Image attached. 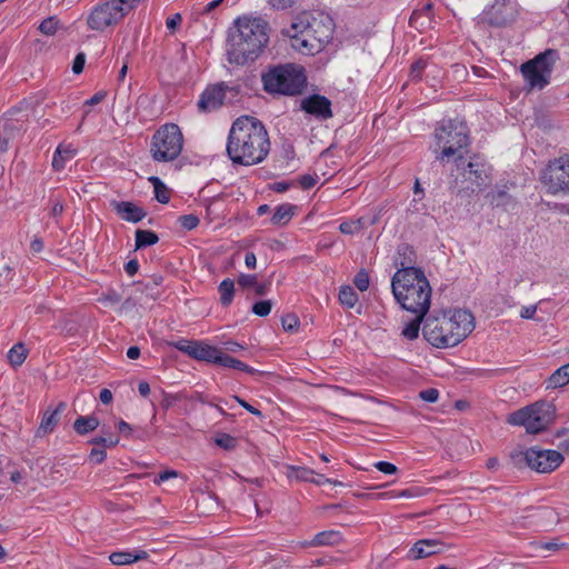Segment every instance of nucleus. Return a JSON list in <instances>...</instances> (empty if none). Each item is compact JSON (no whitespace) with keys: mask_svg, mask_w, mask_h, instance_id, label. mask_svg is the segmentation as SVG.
<instances>
[{"mask_svg":"<svg viewBox=\"0 0 569 569\" xmlns=\"http://www.w3.org/2000/svg\"><path fill=\"white\" fill-rule=\"evenodd\" d=\"M59 28L60 22L56 17H49L44 19L39 26L40 32H42L46 36H53Z\"/></svg>","mask_w":569,"mask_h":569,"instance_id":"obj_37","label":"nucleus"},{"mask_svg":"<svg viewBox=\"0 0 569 569\" xmlns=\"http://www.w3.org/2000/svg\"><path fill=\"white\" fill-rule=\"evenodd\" d=\"M149 181L153 186L156 199L161 203H167L170 199L168 188L158 177H150Z\"/></svg>","mask_w":569,"mask_h":569,"instance_id":"obj_35","label":"nucleus"},{"mask_svg":"<svg viewBox=\"0 0 569 569\" xmlns=\"http://www.w3.org/2000/svg\"><path fill=\"white\" fill-rule=\"evenodd\" d=\"M139 269V263L137 260H130L126 263L124 270L129 276H134Z\"/></svg>","mask_w":569,"mask_h":569,"instance_id":"obj_57","label":"nucleus"},{"mask_svg":"<svg viewBox=\"0 0 569 569\" xmlns=\"http://www.w3.org/2000/svg\"><path fill=\"white\" fill-rule=\"evenodd\" d=\"M27 349L23 343H16L8 351V360L13 367H19L23 363L27 358Z\"/></svg>","mask_w":569,"mask_h":569,"instance_id":"obj_30","label":"nucleus"},{"mask_svg":"<svg viewBox=\"0 0 569 569\" xmlns=\"http://www.w3.org/2000/svg\"><path fill=\"white\" fill-rule=\"evenodd\" d=\"M144 551H140L138 553L128 552V551H117L112 552L109 556L110 561L116 566H127L131 565L140 559H143L146 557Z\"/></svg>","mask_w":569,"mask_h":569,"instance_id":"obj_25","label":"nucleus"},{"mask_svg":"<svg viewBox=\"0 0 569 569\" xmlns=\"http://www.w3.org/2000/svg\"><path fill=\"white\" fill-rule=\"evenodd\" d=\"M361 229H362V221L360 219L343 221L339 226V230L345 234H355V233H358Z\"/></svg>","mask_w":569,"mask_h":569,"instance_id":"obj_38","label":"nucleus"},{"mask_svg":"<svg viewBox=\"0 0 569 569\" xmlns=\"http://www.w3.org/2000/svg\"><path fill=\"white\" fill-rule=\"evenodd\" d=\"M76 156V149L71 144H60L53 154L52 167L56 171H61L66 162Z\"/></svg>","mask_w":569,"mask_h":569,"instance_id":"obj_22","label":"nucleus"},{"mask_svg":"<svg viewBox=\"0 0 569 569\" xmlns=\"http://www.w3.org/2000/svg\"><path fill=\"white\" fill-rule=\"evenodd\" d=\"M224 99V92L222 87L213 86L208 88L199 100V109L206 112L213 111L218 109Z\"/></svg>","mask_w":569,"mask_h":569,"instance_id":"obj_19","label":"nucleus"},{"mask_svg":"<svg viewBox=\"0 0 569 569\" xmlns=\"http://www.w3.org/2000/svg\"><path fill=\"white\" fill-rule=\"evenodd\" d=\"M392 293L401 307L425 317L430 308L431 287L422 270L399 269L391 280Z\"/></svg>","mask_w":569,"mask_h":569,"instance_id":"obj_5","label":"nucleus"},{"mask_svg":"<svg viewBox=\"0 0 569 569\" xmlns=\"http://www.w3.org/2000/svg\"><path fill=\"white\" fill-rule=\"evenodd\" d=\"M100 301L104 305L113 306L121 301V296L116 291H109L100 298Z\"/></svg>","mask_w":569,"mask_h":569,"instance_id":"obj_45","label":"nucleus"},{"mask_svg":"<svg viewBox=\"0 0 569 569\" xmlns=\"http://www.w3.org/2000/svg\"><path fill=\"white\" fill-rule=\"evenodd\" d=\"M30 248L32 250V252L34 253H38L40 252L42 249H43V242L41 239L39 238H34L31 243H30Z\"/></svg>","mask_w":569,"mask_h":569,"instance_id":"obj_64","label":"nucleus"},{"mask_svg":"<svg viewBox=\"0 0 569 569\" xmlns=\"http://www.w3.org/2000/svg\"><path fill=\"white\" fill-rule=\"evenodd\" d=\"M416 318L407 322L401 331L402 337L408 340H415L419 336L420 323L425 317H420L419 313H415Z\"/></svg>","mask_w":569,"mask_h":569,"instance_id":"obj_31","label":"nucleus"},{"mask_svg":"<svg viewBox=\"0 0 569 569\" xmlns=\"http://www.w3.org/2000/svg\"><path fill=\"white\" fill-rule=\"evenodd\" d=\"M140 2L141 0H109L99 3L89 12L87 24L91 30L103 31L118 24Z\"/></svg>","mask_w":569,"mask_h":569,"instance_id":"obj_7","label":"nucleus"},{"mask_svg":"<svg viewBox=\"0 0 569 569\" xmlns=\"http://www.w3.org/2000/svg\"><path fill=\"white\" fill-rule=\"evenodd\" d=\"M106 97L104 91H99L86 101V106H94L100 103Z\"/></svg>","mask_w":569,"mask_h":569,"instance_id":"obj_56","label":"nucleus"},{"mask_svg":"<svg viewBox=\"0 0 569 569\" xmlns=\"http://www.w3.org/2000/svg\"><path fill=\"white\" fill-rule=\"evenodd\" d=\"M171 346L196 360L211 363H216L218 353L220 351L219 348L201 340L180 339L172 342Z\"/></svg>","mask_w":569,"mask_h":569,"instance_id":"obj_15","label":"nucleus"},{"mask_svg":"<svg viewBox=\"0 0 569 569\" xmlns=\"http://www.w3.org/2000/svg\"><path fill=\"white\" fill-rule=\"evenodd\" d=\"M420 398L427 402H436L439 398V391L430 388L420 392Z\"/></svg>","mask_w":569,"mask_h":569,"instance_id":"obj_47","label":"nucleus"},{"mask_svg":"<svg viewBox=\"0 0 569 569\" xmlns=\"http://www.w3.org/2000/svg\"><path fill=\"white\" fill-rule=\"evenodd\" d=\"M339 301L347 308H353L358 302V295L350 286H342L339 290Z\"/></svg>","mask_w":569,"mask_h":569,"instance_id":"obj_34","label":"nucleus"},{"mask_svg":"<svg viewBox=\"0 0 569 569\" xmlns=\"http://www.w3.org/2000/svg\"><path fill=\"white\" fill-rule=\"evenodd\" d=\"M521 456L527 466L539 473H551L565 461L561 451L545 449L538 446L528 448Z\"/></svg>","mask_w":569,"mask_h":569,"instance_id":"obj_12","label":"nucleus"},{"mask_svg":"<svg viewBox=\"0 0 569 569\" xmlns=\"http://www.w3.org/2000/svg\"><path fill=\"white\" fill-rule=\"evenodd\" d=\"M373 466L380 472H383L386 475H393L398 471V468L393 463L388 461H378Z\"/></svg>","mask_w":569,"mask_h":569,"instance_id":"obj_44","label":"nucleus"},{"mask_svg":"<svg viewBox=\"0 0 569 569\" xmlns=\"http://www.w3.org/2000/svg\"><path fill=\"white\" fill-rule=\"evenodd\" d=\"M238 282L241 287L248 288L257 284V277L253 274H240Z\"/></svg>","mask_w":569,"mask_h":569,"instance_id":"obj_49","label":"nucleus"},{"mask_svg":"<svg viewBox=\"0 0 569 569\" xmlns=\"http://www.w3.org/2000/svg\"><path fill=\"white\" fill-rule=\"evenodd\" d=\"M467 178L477 186H482L489 178L488 169L483 164L469 162Z\"/></svg>","mask_w":569,"mask_h":569,"instance_id":"obj_27","label":"nucleus"},{"mask_svg":"<svg viewBox=\"0 0 569 569\" xmlns=\"http://www.w3.org/2000/svg\"><path fill=\"white\" fill-rule=\"evenodd\" d=\"M99 398L102 403L108 405L112 401V393L109 389H102Z\"/></svg>","mask_w":569,"mask_h":569,"instance_id":"obj_63","label":"nucleus"},{"mask_svg":"<svg viewBox=\"0 0 569 569\" xmlns=\"http://www.w3.org/2000/svg\"><path fill=\"white\" fill-rule=\"evenodd\" d=\"M216 363L220 365L222 367H226V368L241 370V371H244V372H248L251 375L256 372V370L253 368L249 367L248 365H246L244 362H242L236 358L230 357L227 353H223L221 350L218 353Z\"/></svg>","mask_w":569,"mask_h":569,"instance_id":"obj_24","label":"nucleus"},{"mask_svg":"<svg viewBox=\"0 0 569 569\" xmlns=\"http://www.w3.org/2000/svg\"><path fill=\"white\" fill-rule=\"evenodd\" d=\"M443 550V543L436 539H423L417 541L408 551V558L418 560L439 553Z\"/></svg>","mask_w":569,"mask_h":569,"instance_id":"obj_17","label":"nucleus"},{"mask_svg":"<svg viewBox=\"0 0 569 569\" xmlns=\"http://www.w3.org/2000/svg\"><path fill=\"white\" fill-rule=\"evenodd\" d=\"M269 2L276 9H286L292 4L293 0H269Z\"/></svg>","mask_w":569,"mask_h":569,"instance_id":"obj_58","label":"nucleus"},{"mask_svg":"<svg viewBox=\"0 0 569 569\" xmlns=\"http://www.w3.org/2000/svg\"><path fill=\"white\" fill-rule=\"evenodd\" d=\"M519 12L517 0H493L483 8L479 20L491 27H505L515 22Z\"/></svg>","mask_w":569,"mask_h":569,"instance_id":"obj_11","label":"nucleus"},{"mask_svg":"<svg viewBox=\"0 0 569 569\" xmlns=\"http://www.w3.org/2000/svg\"><path fill=\"white\" fill-rule=\"evenodd\" d=\"M234 399L239 402V405L241 407H243L246 410H248L250 413L257 416V417H261L262 413L260 410H258L257 408L252 407L251 405H249L248 402H246L244 400L240 399L239 397L234 396Z\"/></svg>","mask_w":569,"mask_h":569,"instance_id":"obj_55","label":"nucleus"},{"mask_svg":"<svg viewBox=\"0 0 569 569\" xmlns=\"http://www.w3.org/2000/svg\"><path fill=\"white\" fill-rule=\"evenodd\" d=\"M306 81L303 68L293 64L278 66L262 76L266 91L286 96L300 93Z\"/></svg>","mask_w":569,"mask_h":569,"instance_id":"obj_6","label":"nucleus"},{"mask_svg":"<svg viewBox=\"0 0 569 569\" xmlns=\"http://www.w3.org/2000/svg\"><path fill=\"white\" fill-rule=\"evenodd\" d=\"M84 62H86V56L83 53L77 54L73 60V63H72V71L77 74L82 72Z\"/></svg>","mask_w":569,"mask_h":569,"instance_id":"obj_50","label":"nucleus"},{"mask_svg":"<svg viewBox=\"0 0 569 569\" xmlns=\"http://www.w3.org/2000/svg\"><path fill=\"white\" fill-rule=\"evenodd\" d=\"M569 383V363L558 368L548 379L547 388L557 389Z\"/></svg>","mask_w":569,"mask_h":569,"instance_id":"obj_26","label":"nucleus"},{"mask_svg":"<svg viewBox=\"0 0 569 569\" xmlns=\"http://www.w3.org/2000/svg\"><path fill=\"white\" fill-rule=\"evenodd\" d=\"M110 206L121 219L129 222H139L146 216V212L142 208L129 201L113 200L110 202Z\"/></svg>","mask_w":569,"mask_h":569,"instance_id":"obj_18","label":"nucleus"},{"mask_svg":"<svg viewBox=\"0 0 569 569\" xmlns=\"http://www.w3.org/2000/svg\"><path fill=\"white\" fill-rule=\"evenodd\" d=\"M220 301L223 306H229L233 300L234 283L231 279H224L219 284Z\"/></svg>","mask_w":569,"mask_h":569,"instance_id":"obj_32","label":"nucleus"},{"mask_svg":"<svg viewBox=\"0 0 569 569\" xmlns=\"http://www.w3.org/2000/svg\"><path fill=\"white\" fill-rule=\"evenodd\" d=\"M179 473L174 470H166L163 472H160L153 480L156 485H160L169 479L177 478Z\"/></svg>","mask_w":569,"mask_h":569,"instance_id":"obj_48","label":"nucleus"},{"mask_svg":"<svg viewBox=\"0 0 569 569\" xmlns=\"http://www.w3.org/2000/svg\"><path fill=\"white\" fill-rule=\"evenodd\" d=\"M311 482H313V483H316L318 486H321V485H325V483H332L335 486L341 485V482L332 481V480L326 478L325 476L318 475L316 472H315V476H312V478H311Z\"/></svg>","mask_w":569,"mask_h":569,"instance_id":"obj_54","label":"nucleus"},{"mask_svg":"<svg viewBox=\"0 0 569 569\" xmlns=\"http://www.w3.org/2000/svg\"><path fill=\"white\" fill-rule=\"evenodd\" d=\"M300 109L318 120H328L332 117L331 101L318 93L301 99Z\"/></svg>","mask_w":569,"mask_h":569,"instance_id":"obj_16","label":"nucleus"},{"mask_svg":"<svg viewBox=\"0 0 569 569\" xmlns=\"http://www.w3.org/2000/svg\"><path fill=\"white\" fill-rule=\"evenodd\" d=\"M475 329V318L470 311L456 309L442 317L426 320L422 333L426 340L437 348H449L460 343Z\"/></svg>","mask_w":569,"mask_h":569,"instance_id":"obj_4","label":"nucleus"},{"mask_svg":"<svg viewBox=\"0 0 569 569\" xmlns=\"http://www.w3.org/2000/svg\"><path fill=\"white\" fill-rule=\"evenodd\" d=\"M93 445H100L104 447H114L119 443V438L117 437H96L91 440Z\"/></svg>","mask_w":569,"mask_h":569,"instance_id":"obj_43","label":"nucleus"},{"mask_svg":"<svg viewBox=\"0 0 569 569\" xmlns=\"http://www.w3.org/2000/svg\"><path fill=\"white\" fill-rule=\"evenodd\" d=\"M244 263L249 269H254L257 266V257L253 252H248L244 257Z\"/></svg>","mask_w":569,"mask_h":569,"instance_id":"obj_60","label":"nucleus"},{"mask_svg":"<svg viewBox=\"0 0 569 569\" xmlns=\"http://www.w3.org/2000/svg\"><path fill=\"white\" fill-rule=\"evenodd\" d=\"M99 423L98 418L94 416H82L74 421L73 429L77 433L83 436L96 430L99 427Z\"/></svg>","mask_w":569,"mask_h":569,"instance_id":"obj_28","label":"nucleus"},{"mask_svg":"<svg viewBox=\"0 0 569 569\" xmlns=\"http://www.w3.org/2000/svg\"><path fill=\"white\" fill-rule=\"evenodd\" d=\"M272 309V302L270 300L258 301L252 306V312L259 317H267Z\"/></svg>","mask_w":569,"mask_h":569,"instance_id":"obj_39","label":"nucleus"},{"mask_svg":"<svg viewBox=\"0 0 569 569\" xmlns=\"http://www.w3.org/2000/svg\"><path fill=\"white\" fill-rule=\"evenodd\" d=\"M182 21L180 13H174L170 18L167 19L166 26L169 30H174Z\"/></svg>","mask_w":569,"mask_h":569,"instance_id":"obj_52","label":"nucleus"},{"mask_svg":"<svg viewBox=\"0 0 569 569\" xmlns=\"http://www.w3.org/2000/svg\"><path fill=\"white\" fill-rule=\"evenodd\" d=\"M342 541V535L337 530H328L317 533L310 541H301V548L320 547V546H336Z\"/></svg>","mask_w":569,"mask_h":569,"instance_id":"obj_20","label":"nucleus"},{"mask_svg":"<svg viewBox=\"0 0 569 569\" xmlns=\"http://www.w3.org/2000/svg\"><path fill=\"white\" fill-rule=\"evenodd\" d=\"M62 211H63L62 202H60L59 200L53 201L51 210H50V214L52 217H58L62 213Z\"/></svg>","mask_w":569,"mask_h":569,"instance_id":"obj_61","label":"nucleus"},{"mask_svg":"<svg viewBox=\"0 0 569 569\" xmlns=\"http://www.w3.org/2000/svg\"><path fill=\"white\" fill-rule=\"evenodd\" d=\"M541 181L549 193H569V157L551 161L542 172Z\"/></svg>","mask_w":569,"mask_h":569,"instance_id":"obj_13","label":"nucleus"},{"mask_svg":"<svg viewBox=\"0 0 569 569\" xmlns=\"http://www.w3.org/2000/svg\"><path fill=\"white\" fill-rule=\"evenodd\" d=\"M270 151L264 126L256 118L243 116L231 126L227 153L233 163L253 166L262 162Z\"/></svg>","mask_w":569,"mask_h":569,"instance_id":"obj_1","label":"nucleus"},{"mask_svg":"<svg viewBox=\"0 0 569 569\" xmlns=\"http://www.w3.org/2000/svg\"><path fill=\"white\" fill-rule=\"evenodd\" d=\"M435 152L441 150L437 159L443 161L457 154L468 143V131L462 122L448 121L435 131Z\"/></svg>","mask_w":569,"mask_h":569,"instance_id":"obj_10","label":"nucleus"},{"mask_svg":"<svg viewBox=\"0 0 569 569\" xmlns=\"http://www.w3.org/2000/svg\"><path fill=\"white\" fill-rule=\"evenodd\" d=\"M159 240L158 236L150 230H137L136 231V248H142L147 246H152L157 243Z\"/></svg>","mask_w":569,"mask_h":569,"instance_id":"obj_33","label":"nucleus"},{"mask_svg":"<svg viewBox=\"0 0 569 569\" xmlns=\"http://www.w3.org/2000/svg\"><path fill=\"white\" fill-rule=\"evenodd\" d=\"M555 420V408L547 402H535L521 408L507 418L513 426H522L529 433H539L546 430Z\"/></svg>","mask_w":569,"mask_h":569,"instance_id":"obj_8","label":"nucleus"},{"mask_svg":"<svg viewBox=\"0 0 569 569\" xmlns=\"http://www.w3.org/2000/svg\"><path fill=\"white\" fill-rule=\"evenodd\" d=\"M183 148V137L174 123L162 126L152 137L150 152L159 162L172 161L179 157Z\"/></svg>","mask_w":569,"mask_h":569,"instance_id":"obj_9","label":"nucleus"},{"mask_svg":"<svg viewBox=\"0 0 569 569\" xmlns=\"http://www.w3.org/2000/svg\"><path fill=\"white\" fill-rule=\"evenodd\" d=\"M118 429L121 433L129 437L132 433V427L126 421L121 420L118 422Z\"/></svg>","mask_w":569,"mask_h":569,"instance_id":"obj_62","label":"nucleus"},{"mask_svg":"<svg viewBox=\"0 0 569 569\" xmlns=\"http://www.w3.org/2000/svg\"><path fill=\"white\" fill-rule=\"evenodd\" d=\"M369 274L365 270H360L355 277V286L360 291H366L369 288Z\"/></svg>","mask_w":569,"mask_h":569,"instance_id":"obj_40","label":"nucleus"},{"mask_svg":"<svg viewBox=\"0 0 569 569\" xmlns=\"http://www.w3.org/2000/svg\"><path fill=\"white\" fill-rule=\"evenodd\" d=\"M549 56V52L538 54L535 59L521 66L522 76L531 88L542 89L549 83L552 70Z\"/></svg>","mask_w":569,"mask_h":569,"instance_id":"obj_14","label":"nucleus"},{"mask_svg":"<svg viewBox=\"0 0 569 569\" xmlns=\"http://www.w3.org/2000/svg\"><path fill=\"white\" fill-rule=\"evenodd\" d=\"M180 226L186 230H192L199 224V219L194 214H186L179 218Z\"/></svg>","mask_w":569,"mask_h":569,"instance_id":"obj_41","label":"nucleus"},{"mask_svg":"<svg viewBox=\"0 0 569 569\" xmlns=\"http://www.w3.org/2000/svg\"><path fill=\"white\" fill-rule=\"evenodd\" d=\"M288 478L296 480L310 481L312 476H315V471L305 467H288L287 472Z\"/></svg>","mask_w":569,"mask_h":569,"instance_id":"obj_36","label":"nucleus"},{"mask_svg":"<svg viewBox=\"0 0 569 569\" xmlns=\"http://www.w3.org/2000/svg\"><path fill=\"white\" fill-rule=\"evenodd\" d=\"M299 183L303 189H310L317 183V179L310 174L300 177Z\"/></svg>","mask_w":569,"mask_h":569,"instance_id":"obj_53","label":"nucleus"},{"mask_svg":"<svg viewBox=\"0 0 569 569\" xmlns=\"http://www.w3.org/2000/svg\"><path fill=\"white\" fill-rule=\"evenodd\" d=\"M106 457V450L100 448H92L89 456L90 460L94 463H101Z\"/></svg>","mask_w":569,"mask_h":569,"instance_id":"obj_46","label":"nucleus"},{"mask_svg":"<svg viewBox=\"0 0 569 569\" xmlns=\"http://www.w3.org/2000/svg\"><path fill=\"white\" fill-rule=\"evenodd\" d=\"M393 498H412L417 496V492L410 489L401 490L399 492L390 493Z\"/></svg>","mask_w":569,"mask_h":569,"instance_id":"obj_59","label":"nucleus"},{"mask_svg":"<svg viewBox=\"0 0 569 569\" xmlns=\"http://www.w3.org/2000/svg\"><path fill=\"white\" fill-rule=\"evenodd\" d=\"M269 41L268 23L261 18L241 16L233 21L228 38L230 63L243 66L257 60Z\"/></svg>","mask_w":569,"mask_h":569,"instance_id":"obj_2","label":"nucleus"},{"mask_svg":"<svg viewBox=\"0 0 569 569\" xmlns=\"http://www.w3.org/2000/svg\"><path fill=\"white\" fill-rule=\"evenodd\" d=\"M536 312H537V306H535V305L525 306L520 310V317L522 319H532L535 317Z\"/></svg>","mask_w":569,"mask_h":569,"instance_id":"obj_51","label":"nucleus"},{"mask_svg":"<svg viewBox=\"0 0 569 569\" xmlns=\"http://www.w3.org/2000/svg\"><path fill=\"white\" fill-rule=\"evenodd\" d=\"M535 517L539 521V525L545 529L558 522V516L556 511L552 508L548 507L540 508L535 515Z\"/></svg>","mask_w":569,"mask_h":569,"instance_id":"obj_29","label":"nucleus"},{"mask_svg":"<svg viewBox=\"0 0 569 569\" xmlns=\"http://www.w3.org/2000/svg\"><path fill=\"white\" fill-rule=\"evenodd\" d=\"M300 325L299 319L295 315H287L282 318V327L286 331L293 332Z\"/></svg>","mask_w":569,"mask_h":569,"instance_id":"obj_42","label":"nucleus"},{"mask_svg":"<svg viewBox=\"0 0 569 569\" xmlns=\"http://www.w3.org/2000/svg\"><path fill=\"white\" fill-rule=\"evenodd\" d=\"M63 409H64V403H62V402L59 403L56 409H52V410L47 409L43 412V416H42V419H41V422H40V426L38 429V433L47 435V433L52 432L59 422L60 415L63 411Z\"/></svg>","mask_w":569,"mask_h":569,"instance_id":"obj_21","label":"nucleus"},{"mask_svg":"<svg viewBox=\"0 0 569 569\" xmlns=\"http://www.w3.org/2000/svg\"><path fill=\"white\" fill-rule=\"evenodd\" d=\"M297 207L291 203H282L278 206L271 217V222L274 226H286L292 219Z\"/></svg>","mask_w":569,"mask_h":569,"instance_id":"obj_23","label":"nucleus"},{"mask_svg":"<svg viewBox=\"0 0 569 569\" xmlns=\"http://www.w3.org/2000/svg\"><path fill=\"white\" fill-rule=\"evenodd\" d=\"M333 20L323 11L303 12L284 30L291 47L302 54H316L331 40Z\"/></svg>","mask_w":569,"mask_h":569,"instance_id":"obj_3","label":"nucleus"}]
</instances>
